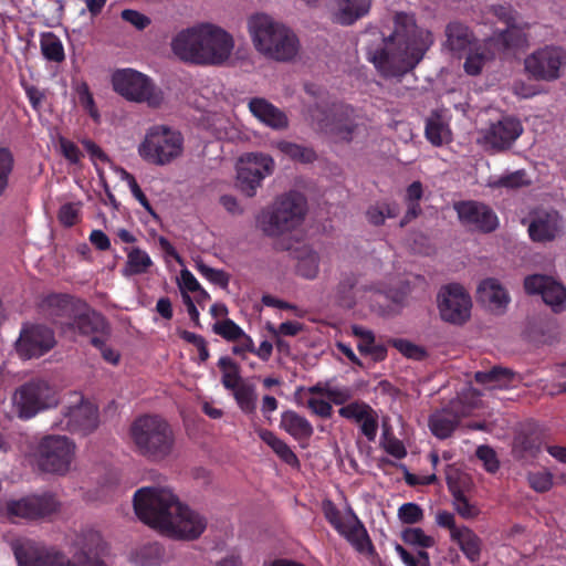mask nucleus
<instances>
[{"label": "nucleus", "instance_id": "obj_3", "mask_svg": "<svg viewBox=\"0 0 566 566\" xmlns=\"http://www.w3.org/2000/svg\"><path fill=\"white\" fill-rule=\"evenodd\" d=\"M234 43L223 29L201 24L179 32L172 40L174 53L182 61L200 65H221L229 60Z\"/></svg>", "mask_w": 566, "mask_h": 566}, {"label": "nucleus", "instance_id": "obj_35", "mask_svg": "<svg viewBox=\"0 0 566 566\" xmlns=\"http://www.w3.org/2000/svg\"><path fill=\"white\" fill-rule=\"evenodd\" d=\"M370 3V0H339L337 22L343 25L353 24L369 12Z\"/></svg>", "mask_w": 566, "mask_h": 566}, {"label": "nucleus", "instance_id": "obj_23", "mask_svg": "<svg viewBox=\"0 0 566 566\" xmlns=\"http://www.w3.org/2000/svg\"><path fill=\"white\" fill-rule=\"evenodd\" d=\"M527 231L534 242H551L562 231V217L556 210L536 211L532 216Z\"/></svg>", "mask_w": 566, "mask_h": 566}, {"label": "nucleus", "instance_id": "obj_20", "mask_svg": "<svg viewBox=\"0 0 566 566\" xmlns=\"http://www.w3.org/2000/svg\"><path fill=\"white\" fill-rule=\"evenodd\" d=\"M524 290L530 295H541L545 304L554 312L559 313L565 308L566 287L544 274H532L524 279Z\"/></svg>", "mask_w": 566, "mask_h": 566}, {"label": "nucleus", "instance_id": "obj_46", "mask_svg": "<svg viewBox=\"0 0 566 566\" xmlns=\"http://www.w3.org/2000/svg\"><path fill=\"white\" fill-rule=\"evenodd\" d=\"M150 266H153V261L146 251L135 247L127 252L126 269L129 274H144L149 270Z\"/></svg>", "mask_w": 566, "mask_h": 566}, {"label": "nucleus", "instance_id": "obj_61", "mask_svg": "<svg viewBox=\"0 0 566 566\" xmlns=\"http://www.w3.org/2000/svg\"><path fill=\"white\" fill-rule=\"evenodd\" d=\"M323 512L327 522L338 532H344V522L342 518L340 511L332 501H325L323 503Z\"/></svg>", "mask_w": 566, "mask_h": 566}, {"label": "nucleus", "instance_id": "obj_22", "mask_svg": "<svg viewBox=\"0 0 566 566\" xmlns=\"http://www.w3.org/2000/svg\"><path fill=\"white\" fill-rule=\"evenodd\" d=\"M338 415L359 423L361 434L374 442L378 432V413L368 403L360 400L352 401L338 409Z\"/></svg>", "mask_w": 566, "mask_h": 566}, {"label": "nucleus", "instance_id": "obj_25", "mask_svg": "<svg viewBox=\"0 0 566 566\" xmlns=\"http://www.w3.org/2000/svg\"><path fill=\"white\" fill-rule=\"evenodd\" d=\"M476 294L480 303L497 314H503L511 302L506 289L493 277L483 280L478 286Z\"/></svg>", "mask_w": 566, "mask_h": 566}, {"label": "nucleus", "instance_id": "obj_30", "mask_svg": "<svg viewBox=\"0 0 566 566\" xmlns=\"http://www.w3.org/2000/svg\"><path fill=\"white\" fill-rule=\"evenodd\" d=\"M280 427L295 440H308L314 433L312 423L293 410H286L281 415Z\"/></svg>", "mask_w": 566, "mask_h": 566}, {"label": "nucleus", "instance_id": "obj_16", "mask_svg": "<svg viewBox=\"0 0 566 566\" xmlns=\"http://www.w3.org/2000/svg\"><path fill=\"white\" fill-rule=\"evenodd\" d=\"M437 303L440 317L447 323L463 325L471 316V296L460 284L442 286L437 295Z\"/></svg>", "mask_w": 566, "mask_h": 566}, {"label": "nucleus", "instance_id": "obj_17", "mask_svg": "<svg viewBox=\"0 0 566 566\" xmlns=\"http://www.w3.org/2000/svg\"><path fill=\"white\" fill-rule=\"evenodd\" d=\"M59 506L60 504L53 494H34L7 501L4 514L12 522H15L17 518L40 520L55 513Z\"/></svg>", "mask_w": 566, "mask_h": 566}, {"label": "nucleus", "instance_id": "obj_48", "mask_svg": "<svg viewBox=\"0 0 566 566\" xmlns=\"http://www.w3.org/2000/svg\"><path fill=\"white\" fill-rule=\"evenodd\" d=\"M212 331L228 342H235L245 334L244 331L230 318L214 323Z\"/></svg>", "mask_w": 566, "mask_h": 566}, {"label": "nucleus", "instance_id": "obj_49", "mask_svg": "<svg viewBox=\"0 0 566 566\" xmlns=\"http://www.w3.org/2000/svg\"><path fill=\"white\" fill-rule=\"evenodd\" d=\"M401 539L408 545L422 548H430L434 545L433 537L427 535L423 530L419 527L405 528L401 532Z\"/></svg>", "mask_w": 566, "mask_h": 566}, {"label": "nucleus", "instance_id": "obj_39", "mask_svg": "<svg viewBox=\"0 0 566 566\" xmlns=\"http://www.w3.org/2000/svg\"><path fill=\"white\" fill-rule=\"evenodd\" d=\"M358 279L354 273H344L336 287L338 303L346 308H353L356 304V285Z\"/></svg>", "mask_w": 566, "mask_h": 566}, {"label": "nucleus", "instance_id": "obj_60", "mask_svg": "<svg viewBox=\"0 0 566 566\" xmlns=\"http://www.w3.org/2000/svg\"><path fill=\"white\" fill-rule=\"evenodd\" d=\"M201 275H203L211 283L221 287H227L229 284V275L222 271L208 266L207 264L199 263L197 266Z\"/></svg>", "mask_w": 566, "mask_h": 566}, {"label": "nucleus", "instance_id": "obj_52", "mask_svg": "<svg viewBox=\"0 0 566 566\" xmlns=\"http://www.w3.org/2000/svg\"><path fill=\"white\" fill-rule=\"evenodd\" d=\"M452 495L454 509L461 517L471 520L479 515V509L469 502L461 490L452 491Z\"/></svg>", "mask_w": 566, "mask_h": 566}, {"label": "nucleus", "instance_id": "obj_29", "mask_svg": "<svg viewBox=\"0 0 566 566\" xmlns=\"http://www.w3.org/2000/svg\"><path fill=\"white\" fill-rule=\"evenodd\" d=\"M446 44L450 51L460 54L474 45L473 32L463 23L450 22L446 28Z\"/></svg>", "mask_w": 566, "mask_h": 566}, {"label": "nucleus", "instance_id": "obj_58", "mask_svg": "<svg viewBox=\"0 0 566 566\" xmlns=\"http://www.w3.org/2000/svg\"><path fill=\"white\" fill-rule=\"evenodd\" d=\"M390 343L395 348H397L408 358L422 359L426 356V350L422 347L415 345L407 339L394 338L390 340Z\"/></svg>", "mask_w": 566, "mask_h": 566}, {"label": "nucleus", "instance_id": "obj_63", "mask_svg": "<svg viewBox=\"0 0 566 566\" xmlns=\"http://www.w3.org/2000/svg\"><path fill=\"white\" fill-rule=\"evenodd\" d=\"M120 17L124 21L134 25L137 30H144L150 24V19L133 9H125L122 11Z\"/></svg>", "mask_w": 566, "mask_h": 566}, {"label": "nucleus", "instance_id": "obj_4", "mask_svg": "<svg viewBox=\"0 0 566 566\" xmlns=\"http://www.w3.org/2000/svg\"><path fill=\"white\" fill-rule=\"evenodd\" d=\"M78 552L70 559L55 547H46L31 539H18L12 543V551L19 566H106L97 558L101 536L97 532H88Z\"/></svg>", "mask_w": 566, "mask_h": 566}, {"label": "nucleus", "instance_id": "obj_62", "mask_svg": "<svg viewBox=\"0 0 566 566\" xmlns=\"http://www.w3.org/2000/svg\"><path fill=\"white\" fill-rule=\"evenodd\" d=\"M476 457L483 461L484 468L488 472L494 473L500 468V462L496 458L495 451L489 446H480L476 449Z\"/></svg>", "mask_w": 566, "mask_h": 566}, {"label": "nucleus", "instance_id": "obj_51", "mask_svg": "<svg viewBox=\"0 0 566 566\" xmlns=\"http://www.w3.org/2000/svg\"><path fill=\"white\" fill-rule=\"evenodd\" d=\"M489 56L483 51H481V48H475L472 50H468V55L464 62V71L469 75H478L481 73L485 62L488 61Z\"/></svg>", "mask_w": 566, "mask_h": 566}, {"label": "nucleus", "instance_id": "obj_43", "mask_svg": "<svg viewBox=\"0 0 566 566\" xmlns=\"http://www.w3.org/2000/svg\"><path fill=\"white\" fill-rule=\"evenodd\" d=\"M165 557V549L158 543H148L136 549L134 562L139 566H158Z\"/></svg>", "mask_w": 566, "mask_h": 566}, {"label": "nucleus", "instance_id": "obj_45", "mask_svg": "<svg viewBox=\"0 0 566 566\" xmlns=\"http://www.w3.org/2000/svg\"><path fill=\"white\" fill-rule=\"evenodd\" d=\"M531 185L527 174L524 169L510 172L495 179H490L488 186L493 189H520Z\"/></svg>", "mask_w": 566, "mask_h": 566}, {"label": "nucleus", "instance_id": "obj_18", "mask_svg": "<svg viewBox=\"0 0 566 566\" xmlns=\"http://www.w3.org/2000/svg\"><path fill=\"white\" fill-rule=\"evenodd\" d=\"M453 209L459 221L474 231L491 233L499 227V218L486 203L476 200H462L454 202Z\"/></svg>", "mask_w": 566, "mask_h": 566}, {"label": "nucleus", "instance_id": "obj_34", "mask_svg": "<svg viewBox=\"0 0 566 566\" xmlns=\"http://www.w3.org/2000/svg\"><path fill=\"white\" fill-rule=\"evenodd\" d=\"M424 136L428 142L436 147L451 142L449 125L444 123L442 116L438 113H432L426 119Z\"/></svg>", "mask_w": 566, "mask_h": 566}, {"label": "nucleus", "instance_id": "obj_21", "mask_svg": "<svg viewBox=\"0 0 566 566\" xmlns=\"http://www.w3.org/2000/svg\"><path fill=\"white\" fill-rule=\"evenodd\" d=\"M98 424L97 408L81 398V402L71 406L63 413L57 427L72 433L86 436L93 432Z\"/></svg>", "mask_w": 566, "mask_h": 566}, {"label": "nucleus", "instance_id": "obj_37", "mask_svg": "<svg viewBox=\"0 0 566 566\" xmlns=\"http://www.w3.org/2000/svg\"><path fill=\"white\" fill-rule=\"evenodd\" d=\"M530 27L531 24L528 22L517 21L501 31L496 36V41L500 42L504 49L521 48L527 42L524 30L530 29Z\"/></svg>", "mask_w": 566, "mask_h": 566}, {"label": "nucleus", "instance_id": "obj_15", "mask_svg": "<svg viewBox=\"0 0 566 566\" xmlns=\"http://www.w3.org/2000/svg\"><path fill=\"white\" fill-rule=\"evenodd\" d=\"M274 170V160L262 153H249L240 158L237 171V187L247 196L253 197L263 179Z\"/></svg>", "mask_w": 566, "mask_h": 566}, {"label": "nucleus", "instance_id": "obj_57", "mask_svg": "<svg viewBox=\"0 0 566 566\" xmlns=\"http://www.w3.org/2000/svg\"><path fill=\"white\" fill-rule=\"evenodd\" d=\"M527 481L534 491L545 493L553 486V474L547 471L533 472L528 474Z\"/></svg>", "mask_w": 566, "mask_h": 566}, {"label": "nucleus", "instance_id": "obj_24", "mask_svg": "<svg viewBox=\"0 0 566 566\" xmlns=\"http://www.w3.org/2000/svg\"><path fill=\"white\" fill-rule=\"evenodd\" d=\"M523 132L518 119L504 117L492 124L484 135L485 143L492 148L506 149Z\"/></svg>", "mask_w": 566, "mask_h": 566}, {"label": "nucleus", "instance_id": "obj_8", "mask_svg": "<svg viewBox=\"0 0 566 566\" xmlns=\"http://www.w3.org/2000/svg\"><path fill=\"white\" fill-rule=\"evenodd\" d=\"M308 115L316 130L336 140L350 142L358 127L356 109L343 102H316Z\"/></svg>", "mask_w": 566, "mask_h": 566}, {"label": "nucleus", "instance_id": "obj_38", "mask_svg": "<svg viewBox=\"0 0 566 566\" xmlns=\"http://www.w3.org/2000/svg\"><path fill=\"white\" fill-rule=\"evenodd\" d=\"M41 53L50 62L61 63L65 60L62 41L53 32H44L40 38Z\"/></svg>", "mask_w": 566, "mask_h": 566}, {"label": "nucleus", "instance_id": "obj_47", "mask_svg": "<svg viewBox=\"0 0 566 566\" xmlns=\"http://www.w3.org/2000/svg\"><path fill=\"white\" fill-rule=\"evenodd\" d=\"M319 269V255L314 251H307L303 256L298 258L296 272L308 280L317 276Z\"/></svg>", "mask_w": 566, "mask_h": 566}, {"label": "nucleus", "instance_id": "obj_5", "mask_svg": "<svg viewBox=\"0 0 566 566\" xmlns=\"http://www.w3.org/2000/svg\"><path fill=\"white\" fill-rule=\"evenodd\" d=\"M129 437L136 453L150 462L165 461L175 452V431L159 415L137 417L129 427Z\"/></svg>", "mask_w": 566, "mask_h": 566}, {"label": "nucleus", "instance_id": "obj_2", "mask_svg": "<svg viewBox=\"0 0 566 566\" xmlns=\"http://www.w3.org/2000/svg\"><path fill=\"white\" fill-rule=\"evenodd\" d=\"M133 502L140 521L170 538L193 541L207 528V518L182 504L168 489L142 488Z\"/></svg>", "mask_w": 566, "mask_h": 566}, {"label": "nucleus", "instance_id": "obj_40", "mask_svg": "<svg viewBox=\"0 0 566 566\" xmlns=\"http://www.w3.org/2000/svg\"><path fill=\"white\" fill-rule=\"evenodd\" d=\"M517 447L535 457L542 449L544 434L537 427L524 429L515 439Z\"/></svg>", "mask_w": 566, "mask_h": 566}, {"label": "nucleus", "instance_id": "obj_19", "mask_svg": "<svg viewBox=\"0 0 566 566\" xmlns=\"http://www.w3.org/2000/svg\"><path fill=\"white\" fill-rule=\"evenodd\" d=\"M54 345L53 331L44 325L34 324L22 328L15 349L21 358L32 359L45 355Z\"/></svg>", "mask_w": 566, "mask_h": 566}, {"label": "nucleus", "instance_id": "obj_44", "mask_svg": "<svg viewBox=\"0 0 566 566\" xmlns=\"http://www.w3.org/2000/svg\"><path fill=\"white\" fill-rule=\"evenodd\" d=\"M218 367L222 371L221 382L226 389L232 391L243 382L240 376L239 365L230 357H220L218 360Z\"/></svg>", "mask_w": 566, "mask_h": 566}, {"label": "nucleus", "instance_id": "obj_31", "mask_svg": "<svg viewBox=\"0 0 566 566\" xmlns=\"http://www.w3.org/2000/svg\"><path fill=\"white\" fill-rule=\"evenodd\" d=\"M259 438L268 444L272 451L287 465L292 468L300 467V460L290 446L279 438L273 431L259 428L256 429Z\"/></svg>", "mask_w": 566, "mask_h": 566}, {"label": "nucleus", "instance_id": "obj_64", "mask_svg": "<svg viewBox=\"0 0 566 566\" xmlns=\"http://www.w3.org/2000/svg\"><path fill=\"white\" fill-rule=\"evenodd\" d=\"M59 221L64 227H73L78 222L80 211L73 203H65L60 208L59 211Z\"/></svg>", "mask_w": 566, "mask_h": 566}, {"label": "nucleus", "instance_id": "obj_54", "mask_svg": "<svg viewBox=\"0 0 566 566\" xmlns=\"http://www.w3.org/2000/svg\"><path fill=\"white\" fill-rule=\"evenodd\" d=\"M424 517L421 506L413 502L403 503L398 509V518L403 524H417Z\"/></svg>", "mask_w": 566, "mask_h": 566}, {"label": "nucleus", "instance_id": "obj_1", "mask_svg": "<svg viewBox=\"0 0 566 566\" xmlns=\"http://www.w3.org/2000/svg\"><path fill=\"white\" fill-rule=\"evenodd\" d=\"M367 60L385 78H401L422 61L433 43L430 31L417 25L413 14L398 12L394 32L385 36L377 28L366 30Z\"/></svg>", "mask_w": 566, "mask_h": 566}, {"label": "nucleus", "instance_id": "obj_12", "mask_svg": "<svg viewBox=\"0 0 566 566\" xmlns=\"http://www.w3.org/2000/svg\"><path fill=\"white\" fill-rule=\"evenodd\" d=\"M12 400L19 418L23 420L31 419L57 403L53 387L39 378L31 379L17 388Z\"/></svg>", "mask_w": 566, "mask_h": 566}, {"label": "nucleus", "instance_id": "obj_53", "mask_svg": "<svg viewBox=\"0 0 566 566\" xmlns=\"http://www.w3.org/2000/svg\"><path fill=\"white\" fill-rule=\"evenodd\" d=\"M381 446L385 451L396 459H403L407 455V450L403 443L396 438L389 430L384 428Z\"/></svg>", "mask_w": 566, "mask_h": 566}, {"label": "nucleus", "instance_id": "obj_27", "mask_svg": "<svg viewBox=\"0 0 566 566\" xmlns=\"http://www.w3.org/2000/svg\"><path fill=\"white\" fill-rule=\"evenodd\" d=\"M451 541L458 544L460 551L469 562L476 563L481 559L483 541L469 526H460V531H455V533L452 534Z\"/></svg>", "mask_w": 566, "mask_h": 566}, {"label": "nucleus", "instance_id": "obj_33", "mask_svg": "<svg viewBox=\"0 0 566 566\" xmlns=\"http://www.w3.org/2000/svg\"><path fill=\"white\" fill-rule=\"evenodd\" d=\"M474 380L481 385H491L492 388H502L507 387L515 380H520V377H517V374L510 368L494 366L486 371H476Z\"/></svg>", "mask_w": 566, "mask_h": 566}, {"label": "nucleus", "instance_id": "obj_26", "mask_svg": "<svg viewBox=\"0 0 566 566\" xmlns=\"http://www.w3.org/2000/svg\"><path fill=\"white\" fill-rule=\"evenodd\" d=\"M251 114L265 126L282 130L289 127L286 114L263 97H253L248 103Z\"/></svg>", "mask_w": 566, "mask_h": 566}, {"label": "nucleus", "instance_id": "obj_56", "mask_svg": "<svg viewBox=\"0 0 566 566\" xmlns=\"http://www.w3.org/2000/svg\"><path fill=\"white\" fill-rule=\"evenodd\" d=\"M76 95L81 106L88 112L90 116L94 119L98 117V111L95 106L93 94L90 91V86L86 82H81L76 85Z\"/></svg>", "mask_w": 566, "mask_h": 566}, {"label": "nucleus", "instance_id": "obj_50", "mask_svg": "<svg viewBox=\"0 0 566 566\" xmlns=\"http://www.w3.org/2000/svg\"><path fill=\"white\" fill-rule=\"evenodd\" d=\"M14 159L12 153L0 147V197L4 193L9 185V177L13 170Z\"/></svg>", "mask_w": 566, "mask_h": 566}, {"label": "nucleus", "instance_id": "obj_42", "mask_svg": "<svg viewBox=\"0 0 566 566\" xmlns=\"http://www.w3.org/2000/svg\"><path fill=\"white\" fill-rule=\"evenodd\" d=\"M276 148L292 160L300 161L302 164H311L317 158L313 148L292 142L281 140L276 144Z\"/></svg>", "mask_w": 566, "mask_h": 566}, {"label": "nucleus", "instance_id": "obj_28", "mask_svg": "<svg viewBox=\"0 0 566 566\" xmlns=\"http://www.w3.org/2000/svg\"><path fill=\"white\" fill-rule=\"evenodd\" d=\"M73 327L82 335L108 336L109 325L105 317L96 311H87L75 316Z\"/></svg>", "mask_w": 566, "mask_h": 566}, {"label": "nucleus", "instance_id": "obj_14", "mask_svg": "<svg viewBox=\"0 0 566 566\" xmlns=\"http://www.w3.org/2000/svg\"><path fill=\"white\" fill-rule=\"evenodd\" d=\"M524 66L536 81H555L560 77L562 67L566 66V50L559 45H545L531 53Z\"/></svg>", "mask_w": 566, "mask_h": 566}, {"label": "nucleus", "instance_id": "obj_9", "mask_svg": "<svg viewBox=\"0 0 566 566\" xmlns=\"http://www.w3.org/2000/svg\"><path fill=\"white\" fill-rule=\"evenodd\" d=\"M184 136L166 125H154L147 129L138 146V155L143 160L156 166H166L181 156Z\"/></svg>", "mask_w": 566, "mask_h": 566}, {"label": "nucleus", "instance_id": "obj_41", "mask_svg": "<svg viewBox=\"0 0 566 566\" xmlns=\"http://www.w3.org/2000/svg\"><path fill=\"white\" fill-rule=\"evenodd\" d=\"M233 397L240 410L245 415L254 413L256 410V389L253 384L242 382L232 390Z\"/></svg>", "mask_w": 566, "mask_h": 566}, {"label": "nucleus", "instance_id": "obj_59", "mask_svg": "<svg viewBox=\"0 0 566 566\" xmlns=\"http://www.w3.org/2000/svg\"><path fill=\"white\" fill-rule=\"evenodd\" d=\"M490 11L506 27L518 21V13L510 3L494 4L490 8Z\"/></svg>", "mask_w": 566, "mask_h": 566}, {"label": "nucleus", "instance_id": "obj_13", "mask_svg": "<svg viewBox=\"0 0 566 566\" xmlns=\"http://www.w3.org/2000/svg\"><path fill=\"white\" fill-rule=\"evenodd\" d=\"M112 85L116 93L132 102H146L157 107L163 102V95L151 81L140 72L132 69L117 70L112 75Z\"/></svg>", "mask_w": 566, "mask_h": 566}, {"label": "nucleus", "instance_id": "obj_7", "mask_svg": "<svg viewBox=\"0 0 566 566\" xmlns=\"http://www.w3.org/2000/svg\"><path fill=\"white\" fill-rule=\"evenodd\" d=\"M249 31L255 49L272 60L291 61L298 52L296 35L266 14L251 17Z\"/></svg>", "mask_w": 566, "mask_h": 566}, {"label": "nucleus", "instance_id": "obj_55", "mask_svg": "<svg viewBox=\"0 0 566 566\" xmlns=\"http://www.w3.org/2000/svg\"><path fill=\"white\" fill-rule=\"evenodd\" d=\"M21 86L24 90V93L29 99L32 109L35 112H41L43 108V104L48 98V91L41 90L35 85L29 84L24 80L21 81Z\"/></svg>", "mask_w": 566, "mask_h": 566}, {"label": "nucleus", "instance_id": "obj_11", "mask_svg": "<svg viewBox=\"0 0 566 566\" xmlns=\"http://www.w3.org/2000/svg\"><path fill=\"white\" fill-rule=\"evenodd\" d=\"M306 213V199L290 191L276 199L271 211L262 213L259 222L266 235L275 237L298 227Z\"/></svg>", "mask_w": 566, "mask_h": 566}, {"label": "nucleus", "instance_id": "obj_6", "mask_svg": "<svg viewBox=\"0 0 566 566\" xmlns=\"http://www.w3.org/2000/svg\"><path fill=\"white\" fill-rule=\"evenodd\" d=\"M249 31L255 49L272 60L291 61L298 52L296 35L266 14L251 17Z\"/></svg>", "mask_w": 566, "mask_h": 566}, {"label": "nucleus", "instance_id": "obj_10", "mask_svg": "<svg viewBox=\"0 0 566 566\" xmlns=\"http://www.w3.org/2000/svg\"><path fill=\"white\" fill-rule=\"evenodd\" d=\"M75 444L65 436L48 434L34 446L31 458L39 471L65 475L75 457Z\"/></svg>", "mask_w": 566, "mask_h": 566}, {"label": "nucleus", "instance_id": "obj_32", "mask_svg": "<svg viewBox=\"0 0 566 566\" xmlns=\"http://www.w3.org/2000/svg\"><path fill=\"white\" fill-rule=\"evenodd\" d=\"M259 438L268 444L272 451L287 465L292 468L300 467V460L290 446L279 438L273 431L259 428L256 429Z\"/></svg>", "mask_w": 566, "mask_h": 566}, {"label": "nucleus", "instance_id": "obj_36", "mask_svg": "<svg viewBox=\"0 0 566 566\" xmlns=\"http://www.w3.org/2000/svg\"><path fill=\"white\" fill-rule=\"evenodd\" d=\"M459 424V418L449 411L434 412L429 418V428L433 436L439 439L451 437Z\"/></svg>", "mask_w": 566, "mask_h": 566}]
</instances>
